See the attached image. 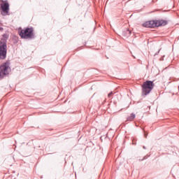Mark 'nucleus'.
<instances>
[{
	"label": "nucleus",
	"instance_id": "2",
	"mask_svg": "<svg viewBox=\"0 0 179 179\" xmlns=\"http://www.w3.org/2000/svg\"><path fill=\"white\" fill-rule=\"evenodd\" d=\"M20 36L22 38H34V34L33 33V28H26L21 30Z\"/></svg>",
	"mask_w": 179,
	"mask_h": 179
},
{
	"label": "nucleus",
	"instance_id": "1",
	"mask_svg": "<svg viewBox=\"0 0 179 179\" xmlns=\"http://www.w3.org/2000/svg\"><path fill=\"white\" fill-rule=\"evenodd\" d=\"M154 84L150 80H147L143 83L142 85V94L143 96H148L150 92L153 90Z\"/></svg>",
	"mask_w": 179,
	"mask_h": 179
},
{
	"label": "nucleus",
	"instance_id": "13",
	"mask_svg": "<svg viewBox=\"0 0 179 179\" xmlns=\"http://www.w3.org/2000/svg\"><path fill=\"white\" fill-rule=\"evenodd\" d=\"M143 149H146V147H145V146H143Z\"/></svg>",
	"mask_w": 179,
	"mask_h": 179
},
{
	"label": "nucleus",
	"instance_id": "9",
	"mask_svg": "<svg viewBox=\"0 0 179 179\" xmlns=\"http://www.w3.org/2000/svg\"><path fill=\"white\" fill-rule=\"evenodd\" d=\"M135 114L131 113L128 117H127V121H134L135 120Z\"/></svg>",
	"mask_w": 179,
	"mask_h": 179
},
{
	"label": "nucleus",
	"instance_id": "11",
	"mask_svg": "<svg viewBox=\"0 0 179 179\" xmlns=\"http://www.w3.org/2000/svg\"><path fill=\"white\" fill-rule=\"evenodd\" d=\"M127 34H131V31L129 29H127Z\"/></svg>",
	"mask_w": 179,
	"mask_h": 179
},
{
	"label": "nucleus",
	"instance_id": "8",
	"mask_svg": "<svg viewBox=\"0 0 179 179\" xmlns=\"http://www.w3.org/2000/svg\"><path fill=\"white\" fill-rule=\"evenodd\" d=\"M8 51H0V58L1 59H5L6 58V54Z\"/></svg>",
	"mask_w": 179,
	"mask_h": 179
},
{
	"label": "nucleus",
	"instance_id": "3",
	"mask_svg": "<svg viewBox=\"0 0 179 179\" xmlns=\"http://www.w3.org/2000/svg\"><path fill=\"white\" fill-rule=\"evenodd\" d=\"M10 67H9V63H5L0 66V79H3V77L9 74Z\"/></svg>",
	"mask_w": 179,
	"mask_h": 179
},
{
	"label": "nucleus",
	"instance_id": "12",
	"mask_svg": "<svg viewBox=\"0 0 179 179\" xmlns=\"http://www.w3.org/2000/svg\"><path fill=\"white\" fill-rule=\"evenodd\" d=\"M148 135L145 134V137L147 138Z\"/></svg>",
	"mask_w": 179,
	"mask_h": 179
},
{
	"label": "nucleus",
	"instance_id": "10",
	"mask_svg": "<svg viewBox=\"0 0 179 179\" xmlns=\"http://www.w3.org/2000/svg\"><path fill=\"white\" fill-rule=\"evenodd\" d=\"M113 92H111L110 93L108 94V97H111V96H113Z\"/></svg>",
	"mask_w": 179,
	"mask_h": 179
},
{
	"label": "nucleus",
	"instance_id": "4",
	"mask_svg": "<svg viewBox=\"0 0 179 179\" xmlns=\"http://www.w3.org/2000/svg\"><path fill=\"white\" fill-rule=\"evenodd\" d=\"M0 5L2 10L1 14L3 16H6L9 13V3H8V1L0 0Z\"/></svg>",
	"mask_w": 179,
	"mask_h": 179
},
{
	"label": "nucleus",
	"instance_id": "7",
	"mask_svg": "<svg viewBox=\"0 0 179 179\" xmlns=\"http://www.w3.org/2000/svg\"><path fill=\"white\" fill-rule=\"evenodd\" d=\"M156 27H159V26H166L167 24V21L166 20H155Z\"/></svg>",
	"mask_w": 179,
	"mask_h": 179
},
{
	"label": "nucleus",
	"instance_id": "14",
	"mask_svg": "<svg viewBox=\"0 0 179 179\" xmlns=\"http://www.w3.org/2000/svg\"><path fill=\"white\" fill-rule=\"evenodd\" d=\"M0 30H1V27H0Z\"/></svg>",
	"mask_w": 179,
	"mask_h": 179
},
{
	"label": "nucleus",
	"instance_id": "6",
	"mask_svg": "<svg viewBox=\"0 0 179 179\" xmlns=\"http://www.w3.org/2000/svg\"><path fill=\"white\" fill-rule=\"evenodd\" d=\"M143 27H147V28L156 27V21L151 20V21L145 22V23L143 24Z\"/></svg>",
	"mask_w": 179,
	"mask_h": 179
},
{
	"label": "nucleus",
	"instance_id": "5",
	"mask_svg": "<svg viewBox=\"0 0 179 179\" xmlns=\"http://www.w3.org/2000/svg\"><path fill=\"white\" fill-rule=\"evenodd\" d=\"M0 51H8V45H6V38H3L0 41Z\"/></svg>",
	"mask_w": 179,
	"mask_h": 179
}]
</instances>
